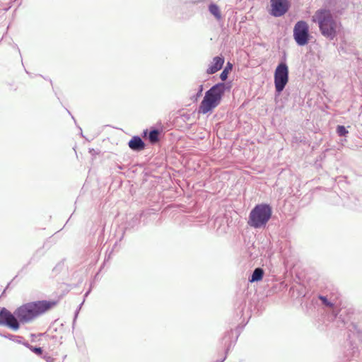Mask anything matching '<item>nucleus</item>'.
<instances>
[{
    "label": "nucleus",
    "instance_id": "obj_17",
    "mask_svg": "<svg viewBox=\"0 0 362 362\" xmlns=\"http://www.w3.org/2000/svg\"><path fill=\"white\" fill-rule=\"evenodd\" d=\"M147 132H148V131H147V130H145V131L144 132V136H146L147 135Z\"/></svg>",
    "mask_w": 362,
    "mask_h": 362
},
{
    "label": "nucleus",
    "instance_id": "obj_2",
    "mask_svg": "<svg viewBox=\"0 0 362 362\" xmlns=\"http://www.w3.org/2000/svg\"><path fill=\"white\" fill-rule=\"evenodd\" d=\"M312 21L318 24L321 34L330 40H333L340 30L341 23L334 18L331 11L327 9L317 10L312 16Z\"/></svg>",
    "mask_w": 362,
    "mask_h": 362
},
{
    "label": "nucleus",
    "instance_id": "obj_11",
    "mask_svg": "<svg viewBox=\"0 0 362 362\" xmlns=\"http://www.w3.org/2000/svg\"><path fill=\"white\" fill-rule=\"evenodd\" d=\"M209 10L210 13L214 16V17L217 20H220L221 18V13L218 6L214 4H211L209 6Z\"/></svg>",
    "mask_w": 362,
    "mask_h": 362
},
{
    "label": "nucleus",
    "instance_id": "obj_9",
    "mask_svg": "<svg viewBox=\"0 0 362 362\" xmlns=\"http://www.w3.org/2000/svg\"><path fill=\"white\" fill-rule=\"evenodd\" d=\"M129 146L134 151H141L145 148V144L139 136H133L129 141Z\"/></svg>",
    "mask_w": 362,
    "mask_h": 362
},
{
    "label": "nucleus",
    "instance_id": "obj_3",
    "mask_svg": "<svg viewBox=\"0 0 362 362\" xmlns=\"http://www.w3.org/2000/svg\"><path fill=\"white\" fill-rule=\"evenodd\" d=\"M224 92V84L220 83L214 86L208 91L199 106V112L206 114L214 107H216L221 100Z\"/></svg>",
    "mask_w": 362,
    "mask_h": 362
},
{
    "label": "nucleus",
    "instance_id": "obj_10",
    "mask_svg": "<svg viewBox=\"0 0 362 362\" xmlns=\"http://www.w3.org/2000/svg\"><path fill=\"white\" fill-rule=\"evenodd\" d=\"M264 275V271L261 268H257L253 272L251 279V282L258 281L262 279Z\"/></svg>",
    "mask_w": 362,
    "mask_h": 362
},
{
    "label": "nucleus",
    "instance_id": "obj_1",
    "mask_svg": "<svg viewBox=\"0 0 362 362\" xmlns=\"http://www.w3.org/2000/svg\"><path fill=\"white\" fill-rule=\"evenodd\" d=\"M57 305L56 300H39L28 303L18 307L12 314L5 308L0 307V325H5L13 330H18L19 322H29L35 317L50 310Z\"/></svg>",
    "mask_w": 362,
    "mask_h": 362
},
{
    "label": "nucleus",
    "instance_id": "obj_4",
    "mask_svg": "<svg viewBox=\"0 0 362 362\" xmlns=\"http://www.w3.org/2000/svg\"><path fill=\"white\" fill-rule=\"evenodd\" d=\"M272 216V209L267 204H258L250 212L248 223L254 228L266 225Z\"/></svg>",
    "mask_w": 362,
    "mask_h": 362
},
{
    "label": "nucleus",
    "instance_id": "obj_14",
    "mask_svg": "<svg viewBox=\"0 0 362 362\" xmlns=\"http://www.w3.org/2000/svg\"><path fill=\"white\" fill-rule=\"evenodd\" d=\"M319 298L325 305L330 308L333 307V304L332 303H329L325 296H320Z\"/></svg>",
    "mask_w": 362,
    "mask_h": 362
},
{
    "label": "nucleus",
    "instance_id": "obj_16",
    "mask_svg": "<svg viewBox=\"0 0 362 362\" xmlns=\"http://www.w3.org/2000/svg\"><path fill=\"white\" fill-rule=\"evenodd\" d=\"M33 351L35 354H38V355H40L42 353V349L40 347H35V348H34L33 349Z\"/></svg>",
    "mask_w": 362,
    "mask_h": 362
},
{
    "label": "nucleus",
    "instance_id": "obj_8",
    "mask_svg": "<svg viewBox=\"0 0 362 362\" xmlns=\"http://www.w3.org/2000/svg\"><path fill=\"white\" fill-rule=\"evenodd\" d=\"M224 63V59L222 57H216L213 59L212 64L209 66L206 72L209 74H212L219 71Z\"/></svg>",
    "mask_w": 362,
    "mask_h": 362
},
{
    "label": "nucleus",
    "instance_id": "obj_6",
    "mask_svg": "<svg viewBox=\"0 0 362 362\" xmlns=\"http://www.w3.org/2000/svg\"><path fill=\"white\" fill-rule=\"evenodd\" d=\"M288 81V69L286 64H279L274 72L276 91L280 93Z\"/></svg>",
    "mask_w": 362,
    "mask_h": 362
},
{
    "label": "nucleus",
    "instance_id": "obj_5",
    "mask_svg": "<svg viewBox=\"0 0 362 362\" xmlns=\"http://www.w3.org/2000/svg\"><path fill=\"white\" fill-rule=\"evenodd\" d=\"M311 36L309 33V25L304 21H298L293 28V38L299 46L307 45Z\"/></svg>",
    "mask_w": 362,
    "mask_h": 362
},
{
    "label": "nucleus",
    "instance_id": "obj_7",
    "mask_svg": "<svg viewBox=\"0 0 362 362\" xmlns=\"http://www.w3.org/2000/svg\"><path fill=\"white\" fill-rule=\"evenodd\" d=\"M289 7L288 0H271L270 13L275 17L282 16L288 11Z\"/></svg>",
    "mask_w": 362,
    "mask_h": 362
},
{
    "label": "nucleus",
    "instance_id": "obj_13",
    "mask_svg": "<svg viewBox=\"0 0 362 362\" xmlns=\"http://www.w3.org/2000/svg\"><path fill=\"white\" fill-rule=\"evenodd\" d=\"M337 132L339 136H345L346 134H348V131L344 126H338Z\"/></svg>",
    "mask_w": 362,
    "mask_h": 362
},
{
    "label": "nucleus",
    "instance_id": "obj_12",
    "mask_svg": "<svg viewBox=\"0 0 362 362\" xmlns=\"http://www.w3.org/2000/svg\"><path fill=\"white\" fill-rule=\"evenodd\" d=\"M159 131L157 129L151 130L148 134V139L151 144H155L159 140Z\"/></svg>",
    "mask_w": 362,
    "mask_h": 362
},
{
    "label": "nucleus",
    "instance_id": "obj_15",
    "mask_svg": "<svg viewBox=\"0 0 362 362\" xmlns=\"http://www.w3.org/2000/svg\"><path fill=\"white\" fill-rule=\"evenodd\" d=\"M228 77V71L225 69L220 75V78L222 81H225Z\"/></svg>",
    "mask_w": 362,
    "mask_h": 362
}]
</instances>
